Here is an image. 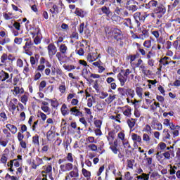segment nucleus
I'll return each instance as SVG.
<instances>
[{
  "label": "nucleus",
  "instance_id": "obj_56",
  "mask_svg": "<svg viewBox=\"0 0 180 180\" xmlns=\"http://www.w3.org/2000/svg\"><path fill=\"white\" fill-rule=\"evenodd\" d=\"M88 148H90L91 151H96L98 150V146L95 144L88 145Z\"/></svg>",
  "mask_w": 180,
  "mask_h": 180
},
{
  "label": "nucleus",
  "instance_id": "obj_3",
  "mask_svg": "<svg viewBox=\"0 0 180 180\" xmlns=\"http://www.w3.org/2000/svg\"><path fill=\"white\" fill-rule=\"evenodd\" d=\"M18 98H13L9 102L7 103V106L8 108L9 112H11L12 114L15 113V111L19 110V106H17L18 105Z\"/></svg>",
  "mask_w": 180,
  "mask_h": 180
},
{
  "label": "nucleus",
  "instance_id": "obj_43",
  "mask_svg": "<svg viewBox=\"0 0 180 180\" xmlns=\"http://www.w3.org/2000/svg\"><path fill=\"white\" fill-rule=\"evenodd\" d=\"M172 150L166 151L163 153V156L166 160H169L171 158V154H172Z\"/></svg>",
  "mask_w": 180,
  "mask_h": 180
},
{
  "label": "nucleus",
  "instance_id": "obj_33",
  "mask_svg": "<svg viewBox=\"0 0 180 180\" xmlns=\"http://www.w3.org/2000/svg\"><path fill=\"white\" fill-rule=\"evenodd\" d=\"M51 171H53V167L51 165H48L44 168V171L42 172V176L44 174H51Z\"/></svg>",
  "mask_w": 180,
  "mask_h": 180
},
{
  "label": "nucleus",
  "instance_id": "obj_4",
  "mask_svg": "<svg viewBox=\"0 0 180 180\" xmlns=\"http://www.w3.org/2000/svg\"><path fill=\"white\" fill-rule=\"evenodd\" d=\"M153 12L159 19H161L165 15L167 8L163 5H160L154 8Z\"/></svg>",
  "mask_w": 180,
  "mask_h": 180
},
{
  "label": "nucleus",
  "instance_id": "obj_53",
  "mask_svg": "<svg viewBox=\"0 0 180 180\" xmlns=\"http://www.w3.org/2000/svg\"><path fill=\"white\" fill-rule=\"evenodd\" d=\"M8 60V55H6V53H4L1 56V63H2L3 64H5L6 61Z\"/></svg>",
  "mask_w": 180,
  "mask_h": 180
},
{
  "label": "nucleus",
  "instance_id": "obj_32",
  "mask_svg": "<svg viewBox=\"0 0 180 180\" xmlns=\"http://www.w3.org/2000/svg\"><path fill=\"white\" fill-rule=\"evenodd\" d=\"M127 168H129V169H133L134 167V160H127Z\"/></svg>",
  "mask_w": 180,
  "mask_h": 180
},
{
  "label": "nucleus",
  "instance_id": "obj_60",
  "mask_svg": "<svg viewBox=\"0 0 180 180\" xmlns=\"http://www.w3.org/2000/svg\"><path fill=\"white\" fill-rule=\"evenodd\" d=\"M139 69L141 70V72H143V74H147V67H146V65H144V64H142L139 67Z\"/></svg>",
  "mask_w": 180,
  "mask_h": 180
},
{
  "label": "nucleus",
  "instance_id": "obj_63",
  "mask_svg": "<svg viewBox=\"0 0 180 180\" xmlns=\"http://www.w3.org/2000/svg\"><path fill=\"white\" fill-rule=\"evenodd\" d=\"M153 129H151V125L146 124L144 128V131H146V133H151Z\"/></svg>",
  "mask_w": 180,
  "mask_h": 180
},
{
  "label": "nucleus",
  "instance_id": "obj_23",
  "mask_svg": "<svg viewBox=\"0 0 180 180\" xmlns=\"http://www.w3.org/2000/svg\"><path fill=\"white\" fill-rule=\"evenodd\" d=\"M60 112L63 116H67V115H70V110H68V107H67V105L65 104L62 105Z\"/></svg>",
  "mask_w": 180,
  "mask_h": 180
},
{
  "label": "nucleus",
  "instance_id": "obj_42",
  "mask_svg": "<svg viewBox=\"0 0 180 180\" xmlns=\"http://www.w3.org/2000/svg\"><path fill=\"white\" fill-rule=\"evenodd\" d=\"M0 161L1 162V164H6L7 161H8V155L6 154H3L1 155V158L0 159Z\"/></svg>",
  "mask_w": 180,
  "mask_h": 180
},
{
  "label": "nucleus",
  "instance_id": "obj_39",
  "mask_svg": "<svg viewBox=\"0 0 180 180\" xmlns=\"http://www.w3.org/2000/svg\"><path fill=\"white\" fill-rule=\"evenodd\" d=\"M170 169H169V174L170 175H174L175 172H176V169H178V167L176 166H172V165H169Z\"/></svg>",
  "mask_w": 180,
  "mask_h": 180
},
{
  "label": "nucleus",
  "instance_id": "obj_34",
  "mask_svg": "<svg viewBox=\"0 0 180 180\" xmlns=\"http://www.w3.org/2000/svg\"><path fill=\"white\" fill-rule=\"evenodd\" d=\"M32 143L34 146H40V141H39V135L36 134L32 137Z\"/></svg>",
  "mask_w": 180,
  "mask_h": 180
},
{
  "label": "nucleus",
  "instance_id": "obj_59",
  "mask_svg": "<svg viewBox=\"0 0 180 180\" xmlns=\"http://www.w3.org/2000/svg\"><path fill=\"white\" fill-rule=\"evenodd\" d=\"M158 147H159L160 150H165V148H167V144H165V143L160 142L158 145Z\"/></svg>",
  "mask_w": 180,
  "mask_h": 180
},
{
  "label": "nucleus",
  "instance_id": "obj_62",
  "mask_svg": "<svg viewBox=\"0 0 180 180\" xmlns=\"http://www.w3.org/2000/svg\"><path fill=\"white\" fill-rule=\"evenodd\" d=\"M134 116H136V117H140V116H141V112L136 107H135V109H134Z\"/></svg>",
  "mask_w": 180,
  "mask_h": 180
},
{
  "label": "nucleus",
  "instance_id": "obj_55",
  "mask_svg": "<svg viewBox=\"0 0 180 180\" xmlns=\"http://www.w3.org/2000/svg\"><path fill=\"white\" fill-rule=\"evenodd\" d=\"M143 46L146 47V49H150L151 47V41L150 40H146L143 42Z\"/></svg>",
  "mask_w": 180,
  "mask_h": 180
},
{
  "label": "nucleus",
  "instance_id": "obj_26",
  "mask_svg": "<svg viewBox=\"0 0 180 180\" xmlns=\"http://www.w3.org/2000/svg\"><path fill=\"white\" fill-rule=\"evenodd\" d=\"M136 179H138V180H148V179H150V174L143 173L141 175L137 176Z\"/></svg>",
  "mask_w": 180,
  "mask_h": 180
},
{
  "label": "nucleus",
  "instance_id": "obj_13",
  "mask_svg": "<svg viewBox=\"0 0 180 180\" xmlns=\"http://www.w3.org/2000/svg\"><path fill=\"white\" fill-rule=\"evenodd\" d=\"M122 113L127 117H130L131 116V108L129 105H126L122 108Z\"/></svg>",
  "mask_w": 180,
  "mask_h": 180
},
{
  "label": "nucleus",
  "instance_id": "obj_44",
  "mask_svg": "<svg viewBox=\"0 0 180 180\" xmlns=\"http://www.w3.org/2000/svg\"><path fill=\"white\" fill-rule=\"evenodd\" d=\"M59 92H60V94H64L65 93V91H67V88L65 87V84H60L59 86Z\"/></svg>",
  "mask_w": 180,
  "mask_h": 180
},
{
  "label": "nucleus",
  "instance_id": "obj_20",
  "mask_svg": "<svg viewBox=\"0 0 180 180\" xmlns=\"http://www.w3.org/2000/svg\"><path fill=\"white\" fill-rule=\"evenodd\" d=\"M6 129H8V130H10V131L13 134H16V133L18 132V128L16 127V126L11 124H7L6 125Z\"/></svg>",
  "mask_w": 180,
  "mask_h": 180
},
{
  "label": "nucleus",
  "instance_id": "obj_49",
  "mask_svg": "<svg viewBox=\"0 0 180 180\" xmlns=\"http://www.w3.org/2000/svg\"><path fill=\"white\" fill-rule=\"evenodd\" d=\"M163 133L165 134V138L166 139V140H169V139H171V134H169L168 129H165L163 130Z\"/></svg>",
  "mask_w": 180,
  "mask_h": 180
},
{
  "label": "nucleus",
  "instance_id": "obj_18",
  "mask_svg": "<svg viewBox=\"0 0 180 180\" xmlns=\"http://www.w3.org/2000/svg\"><path fill=\"white\" fill-rule=\"evenodd\" d=\"M97 58L98 56L96 53H90L87 55V60H89V63H94Z\"/></svg>",
  "mask_w": 180,
  "mask_h": 180
},
{
  "label": "nucleus",
  "instance_id": "obj_11",
  "mask_svg": "<svg viewBox=\"0 0 180 180\" xmlns=\"http://www.w3.org/2000/svg\"><path fill=\"white\" fill-rule=\"evenodd\" d=\"M79 174L78 173V168L75 167L74 169L66 174L65 180H71L72 178H78Z\"/></svg>",
  "mask_w": 180,
  "mask_h": 180
},
{
  "label": "nucleus",
  "instance_id": "obj_7",
  "mask_svg": "<svg viewBox=\"0 0 180 180\" xmlns=\"http://www.w3.org/2000/svg\"><path fill=\"white\" fill-rule=\"evenodd\" d=\"M59 173L63 174V172H68L70 171H72L74 168V165L72 163L67 162L60 165Z\"/></svg>",
  "mask_w": 180,
  "mask_h": 180
},
{
  "label": "nucleus",
  "instance_id": "obj_15",
  "mask_svg": "<svg viewBox=\"0 0 180 180\" xmlns=\"http://www.w3.org/2000/svg\"><path fill=\"white\" fill-rule=\"evenodd\" d=\"M150 36V33L147 30H142L141 33L139 34V36L136 37V39H141V40H145V39H147Z\"/></svg>",
  "mask_w": 180,
  "mask_h": 180
},
{
  "label": "nucleus",
  "instance_id": "obj_29",
  "mask_svg": "<svg viewBox=\"0 0 180 180\" xmlns=\"http://www.w3.org/2000/svg\"><path fill=\"white\" fill-rule=\"evenodd\" d=\"M28 100H29V94H25L20 98V101L22 102V103H24V105H26Z\"/></svg>",
  "mask_w": 180,
  "mask_h": 180
},
{
  "label": "nucleus",
  "instance_id": "obj_12",
  "mask_svg": "<svg viewBox=\"0 0 180 180\" xmlns=\"http://www.w3.org/2000/svg\"><path fill=\"white\" fill-rule=\"evenodd\" d=\"M42 164H44L43 159L40 158H36L35 160L32 162L31 167L33 169H36L37 167L42 165Z\"/></svg>",
  "mask_w": 180,
  "mask_h": 180
},
{
  "label": "nucleus",
  "instance_id": "obj_1",
  "mask_svg": "<svg viewBox=\"0 0 180 180\" xmlns=\"http://www.w3.org/2000/svg\"><path fill=\"white\" fill-rule=\"evenodd\" d=\"M148 16H150V14H147V13H144V14L141 15V13L136 12L134 14V18L136 21V26L138 27H140L141 22H144L146 20V18H148Z\"/></svg>",
  "mask_w": 180,
  "mask_h": 180
},
{
  "label": "nucleus",
  "instance_id": "obj_47",
  "mask_svg": "<svg viewBox=\"0 0 180 180\" xmlns=\"http://www.w3.org/2000/svg\"><path fill=\"white\" fill-rule=\"evenodd\" d=\"M56 57L58 59V60L60 62V63L61 64L62 61H63V53L60 52H56Z\"/></svg>",
  "mask_w": 180,
  "mask_h": 180
},
{
  "label": "nucleus",
  "instance_id": "obj_31",
  "mask_svg": "<svg viewBox=\"0 0 180 180\" xmlns=\"http://www.w3.org/2000/svg\"><path fill=\"white\" fill-rule=\"evenodd\" d=\"M110 148L112 151L113 154H117L119 153V149H117V147H116V143L110 144Z\"/></svg>",
  "mask_w": 180,
  "mask_h": 180
},
{
  "label": "nucleus",
  "instance_id": "obj_46",
  "mask_svg": "<svg viewBox=\"0 0 180 180\" xmlns=\"http://www.w3.org/2000/svg\"><path fill=\"white\" fill-rule=\"evenodd\" d=\"M30 63L32 68H36V63H37V60L33 56L30 57Z\"/></svg>",
  "mask_w": 180,
  "mask_h": 180
},
{
  "label": "nucleus",
  "instance_id": "obj_52",
  "mask_svg": "<svg viewBox=\"0 0 180 180\" xmlns=\"http://www.w3.org/2000/svg\"><path fill=\"white\" fill-rule=\"evenodd\" d=\"M129 11H131L132 12H136V11H137V9H139V7H137V6L132 4L129 6L128 7Z\"/></svg>",
  "mask_w": 180,
  "mask_h": 180
},
{
  "label": "nucleus",
  "instance_id": "obj_58",
  "mask_svg": "<svg viewBox=\"0 0 180 180\" xmlns=\"http://www.w3.org/2000/svg\"><path fill=\"white\" fill-rule=\"evenodd\" d=\"M94 124L96 127H98V129H101V126H102V121L101 120H97L94 121Z\"/></svg>",
  "mask_w": 180,
  "mask_h": 180
},
{
  "label": "nucleus",
  "instance_id": "obj_2",
  "mask_svg": "<svg viewBox=\"0 0 180 180\" xmlns=\"http://www.w3.org/2000/svg\"><path fill=\"white\" fill-rule=\"evenodd\" d=\"M30 34H32V38L34 39V43L35 44H40L41 39H40L41 34L39 28H33L30 32Z\"/></svg>",
  "mask_w": 180,
  "mask_h": 180
},
{
  "label": "nucleus",
  "instance_id": "obj_28",
  "mask_svg": "<svg viewBox=\"0 0 180 180\" xmlns=\"http://www.w3.org/2000/svg\"><path fill=\"white\" fill-rule=\"evenodd\" d=\"M126 95L129 96V98H134L136 93L134 91V90L131 89H127L126 90Z\"/></svg>",
  "mask_w": 180,
  "mask_h": 180
},
{
  "label": "nucleus",
  "instance_id": "obj_57",
  "mask_svg": "<svg viewBox=\"0 0 180 180\" xmlns=\"http://www.w3.org/2000/svg\"><path fill=\"white\" fill-rule=\"evenodd\" d=\"M22 41H23L22 38L15 37L14 39V43H15V44L20 45L22 44Z\"/></svg>",
  "mask_w": 180,
  "mask_h": 180
},
{
  "label": "nucleus",
  "instance_id": "obj_16",
  "mask_svg": "<svg viewBox=\"0 0 180 180\" xmlns=\"http://www.w3.org/2000/svg\"><path fill=\"white\" fill-rule=\"evenodd\" d=\"M59 52H60L62 54L65 56L67 53H68V47H67V45L65 44H61L60 45L58 46Z\"/></svg>",
  "mask_w": 180,
  "mask_h": 180
},
{
  "label": "nucleus",
  "instance_id": "obj_61",
  "mask_svg": "<svg viewBox=\"0 0 180 180\" xmlns=\"http://www.w3.org/2000/svg\"><path fill=\"white\" fill-rule=\"evenodd\" d=\"M45 68H46V66L44 65H39L37 70L39 71V72H43Z\"/></svg>",
  "mask_w": 180,
  "mask_h": 180
},
{
  "label": "nucleus",
  "instance_id": "obj_54",
  "mask_svg": "<svg viewBox=\"0 0 180 180\" xmlns=\"http://www.w3.org/2000/svg\"><path fill=\"white\" fill-rule=\"evenodd\" d=\"M41 110H43V112H44V113H50V108H49V106L42 105L41 106Z\"/></svg>",
  "mask_w": 180,
  "mask_h": 180
},
{
  "label": "nucleus",
  "instance_id": "obj_48",
  "mask_svg": "<svg viewBox=\"0 0 180 180\" xmlns=\"http://www.w3.org/2000/svg\"><path fill=\"white\" fill-rule=\"evenodd\" d=\"M38 117H41L43 122H45L46 119H47V115L42 112H38Z\"/></svg>",
  "mask_w": 180,
  "mask_h": 180
},
{
  "label": "nucleus",
  "instance_id": "obj_41",
  "mask_svg": "<svg viewBox=\"0 0 180 180\" xmlns=\"http://www.w3.org/2000/svg\"><path fill=\"white\" fill-rule=\"evenodd\" d=\"M63 68H65L66 71H72V70H75V66L72 65H63Z\"/></svg>",
  "mask_w": 180,
  "mask_h": 180
},
{
  "label": "nucleus",
  "instance_id": "obj_22",
  "mask_svg": "<svg viewBox=\"0 0 180 180\" xmlns=\"http://www.w3.org/2000/svg\"><path fill=\"white\" fill-rule=\"evenodd\" d=\"M71 115L74 116H82V112L77 109V107H73L70 109Z\"/></svg>",
  "mask_w": 180,
  "mask_h": 180
},
{
  "label": "nucleus",
  "instance_id": "obj_21",
  "mask_svg": "<svg viewBox=\"0 0 180 180\" xmlns=\"http://www.w3.org/2000/svg\"><path fill=\"white\" fill-rule=\"evenodd\" d=\"M131 139L134 141V146H136L137 143H141V136L137 135V134H131Z\"/></svg>",
  "mask_w": 180,
  "mask_h": 180
},
{
  "label": "nucleus",
  "instance_id": "obj_64",
  "mask_svg": "<svg viewBox=\"0 0 180 180\" xmlns=\"http://www.w3.org/2000/svg\"><path fill=\"white\" fill-rule=\"evenodd\" d=\"M51 105L53 108H58V101L57 100H52Z\"/></svg>",
  "mask_w": 180,
  "mask_h": 180
},
{
  "label": "nucleus",
  "instance_id": "obj_9",
  "mask_svg": "<svg viewBox=\"0 0 180 180\" xmlns=\"http://www.w3.org/2000/svg\"><path fill=\"white\" fill-rule=\"evenodd\" d=\"M150 126L153 130H158L159 131L162 130V124L161 122H158V120L156 118H153L151 123Z\"/></svg>",
  "mask_w": 180,
  "mask_h": 180
},
{
  "label": "nucleus",
  "instance_id": "obj_38",
  "mask_svg": "<svg viewBox=\"0 0 180 180\" xmlns=\"http://www.w3.org/2000/svg\"><path fill=\"white\" fill-rule=\"evenodd\" d=\"M101 11L103 13H105L107 16H109L110 15V10H109V8L106 6H103L101 8Z\"/></svg>",
  "mask_w": 180,
  "mask_h": 180
},
{
  "label": "nucleus",
  "instance_id": "obj_8",
  "mask_svg": "<svg viewBox=\"0 0 180 180\" xmlns=\"http://www.w3.org/2000/svg\"><path fill=\"white\" fill-rule=\"evenodd\" d=\"M9 77V73L5 71L0 72V81H2V82L6 81L7 84H12V74L11 75V77Z\"/></svg>",
  "mask_w": 180,
  "mask_h": 180
},
{
  "label": "nucleus",
  "instance_id": "obj_17",
  "mask_svg": "<svg viewBox=\"0 0 180 180\" xmlns=\"http://www.w3.org/2000/svg\"><path fill=\"white\" fill-rule=\"evenodd\" d=\"M116 136V134L114 131H110L108 132V135L107 136V139L109 143V144H113V140H115V137Z\"/></svg>",
  "mask_w": 180,
  "mask_h": 180
},
{
  "label": "nucleus",
  "instance_id": "obj_35",
  "mask_svg": "<svg viewBox=\"0 0 180 180\" xmlns=\"http://www.w3.org/2000/svg\"><path fill=\"white\" fill-rule=\"evenodd\" d=\"M65 159L70 164H72V162H74V158L72 157V153H68L67 156L65 157Z\"/></svg>",
  "mask_w": 180,
  "mask_h": 180
},
{
  "label": "nucleus",
  "instance_id": "obj_25",
  "mask_svg": "<svg viewBox=\"0 0 180 180\" xmlns=\"http://www.w3.org/2000/svg\"><path fill=\"white\" fill-rule=\"evenodd\" d=\"M92 73H91V71H89V70L84 68L82 70V76L84 77V78H85L86 79H88V78H89L91 77Z\"/></svg>",
  "mask_w": 180,
  "mask_h": 180
},
{
  "label": "nucleus",
  "instance_id": "obj_10",
  "mask_svg": "<svg viewBox=\"0 0 180 180\" xmlns=\"http://www.w3.org/2000/svg\"><path fill=\"white\" fill-rule=\"evenodd\" d=\"M47 50H48V54L49 56V58H53L54 56H56L57 53V47L53 44H49L47 46Z\"/></svg>",
  "mask_w": 180,
  "mask_h": 180
},
{
  "label": "nucleus",
  "instance_id": "obj_50",
  "mask_svg": "<svg viewBox=\"0 0 180 180\" xmlns=\"http://www.w3.org/2000/svg\"><path fill=\"white\" fill-rule=\"evenodd\" d=\"M84 27H85V23L82 22L78 27V32L79 33H80V34H82V33H84Z\"/></svg>",
  "mask_w": 180,
  "mask_h": 180
},
{
  "label": "nucleus",
  "instance_id": "obj_14",
  "mask_svg": "<svg viewBox=\"0 0 180 180\" xmlns=\"http://www.w3.org/2000/svg\"><path fill=\"white\" fill-rule=\"evenodd\" d=\"M117 79L120 81L121 86H124V84H126L127 79L123 73H119L117 75Z\"/></svg>",
  "mask_w": 180,
  "mask_h": 180
},
{
  "label": "nucleus",
  "instance_id": "obj_27",
  "mask_svg": "<svg viewBox=\"0 0 180 180\" xmlns=\"http://www.w3.org/2000/svg\"><path fill=\"white\" fill-rule=\"evenodd\" d=\"M127 123L130 129H133L136 126V119H128Z\"/></svg>",
  "mask_w": 180,
  "mask_h": 180
},
{
  "label": "nucleus",
  "instance_id": "obj_37",
  "mask_svg": "<svg viewBox=\"0 0 180 180\" xmlns=\"http://www.w3.org/2000/svg\"><path fill=\"white\" fill-rule=\"evenodd\" d=\"M115 99H116V95H110L108 98L105 99V102H107V103H112Z\"/></svg>",
  "mask_w": 180,
  "mask_h": 180
},
{
  "label": "nucleus",
  "instance_id": "obj_5",
  "mask_svg": "<svg viewBox=\"0 0 180 180\" xmlns=\"http://www.w3.org/2000/svg\"><path fill=\"white\" fill-rule=\"evenodd\" d=\"M8 43H11V38L8 37V32L0 31V46H5Z\"/></svg>",
  "mask_w": 180,
  "mask_h": 180
},
{
  "label": "nucleus",
  "instance_id": "obj_24",
  "mask_svg": "<svg viewBox=\"0 0 180 180\" xmlns=\"http://www.w3.org/2000/svg\"><path fill=\"white\" fill-rule=\"evenodd\" d=\"M54 136H55L54 131L53 130V127H51V129L48 131L46 134V138L48 141H51L53 139H54Z\"/></svg>",
  "mask_w": 180,
  "mask_h": 180
},
{
  "label": "nucleus",
  "instance_id": "obj_30",
  "mask_svg": "<svg viewBox=\"0 0 180 180\" xmlns=\"http://www.w3.org/2000/svg\"><path fill=\"white\" fill-rule=\"evenodd\" d=\"M136 95L139 96L140 99H143V88L136 87Z\"/></svg>",
  "mask_w": 180,
  "mask_h": 180
},
{
  "label": "nucleus",
  "instance_id": "obj_19",
  "mask_svg": "<svg viewBox=\"0 0 180 180\" xmlns=\"http://www.w3.org/2000/svg\"><path fill=\"white\" fill-rule=\"evenodd\" d=\"M75 13L77 16H79L80 18H85V16H86V11H84L81 8H76Z\"/></svg>",
  "mask_w": 180,
  "mask_h": 180
},
{
  "label": "nucleus",
  "instance_id": "obj_6",
  "mask_svg": "<svg viewBox=\"0 0 180 180\" xmlns=\"http://www.w3.org/2000/svg\"><path fill=\"white\" fill-rule=\"evenodd\" d=\"M64 8V4H63L61 2H59L58 4H54L53 7L50 9L51 13L52 15H58L60 12L63 11V9Z\"/></svg>",
  "mask_w": 180,
  "mask_h": 180
},
{
  "label": "nucleus",
  "instance_id": "obj_51",
  "mask_svg": "<svg viewBox=\"0 0 180 180\" xmlns=\"http://www.w3.org/2000/svg\"><path fill=\"white\" fill-rule=\"evenodd\" d=\"M118 138L122 141H124V137H125V134H124V131H122L120 133H118L117 134Z\"/></svg>",
  "mask_w": 180,
  "mask_h": 180
},
{
  "label": "nucleus",
  "instance_id": "obj_40",
  "mask_svg": "<svg viewBox=\"0 0 180 180\" xmlns=\"http://www.w3.org/2000/svg\"><path fill=\"white\" fill-rule=\"evenodd\" d=\"M82 172L85 178H89V176H91V172L86 170V169L83 168Z\"/></svg>",
  "mask_w": 180,
  "mask_h": 180
},
{
  "label": "nucleus",
  "instance_id": "obj_45",
  "mask_svg": "<svg viewBox=\"0 0 180 180\" xmlns=\"http://www.w3.org/2000/svg\"><path fill=\"white\" fill-rule=\"evenodd\" d=\"M149 5L150 8H157V6H158V1L155 0H151L149 1Z\"/></svg>",
  "mask_w": 180,
  "mask_h": 180
},
{
  "label": "nucleus",
  "instance_id": "obj_36",
  "mask_svg": "<svg viewBox=\"0 0 180 180\" xmlns=\"http://www.w3.org/2000/svg\"><path fill=\"white\" fill-rule=\"evenodd\" d=\"M150 140H151V138L150 137V135H148V134H143V141H146L147 144H149Z\"/></svg>",
  "mask_w": 180,
  "mask_h": 180
}]
</instances>
